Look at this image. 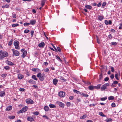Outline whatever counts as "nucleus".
<instances>
[{
  "label": "nucleus",
  "mask_w": 122,
  "mask_h": 122,
  "mask_svg": "<svg viewBox=\"0 0 122 122\" xmlns=\"http://www.w3.org/2000/svg\"><path fill=\"white\" fill-rule=\"evenodd\" d=\"M30 24V23H24V25L25 26H27L29 25Z\"/></svg>",
  "instance_id": "47"
},
{
  "label": "nucleus",
  "mask_w": 122,
  "mask_h": 122,
  "mask_svg": "<svg viewBox=\"0 0 122 122\" xmlns=\"http://www.w3.org/2000/svg\"><path fill=\"white\" fill-rule=\"evenodd\" d=\"M45 75L44 73L41 74L40 73H39L37 75V76L39 78L40 80L43 81L44 79Z\"/></svg>",
  "instance_id": "2"
},
{
  "label": "nucleus",
  "mask_w": 122,
  "mask_h": 122,
  "mask_svg": "<svg viewBox=\"0 0 122 122\" xmlns=\"http://www.w3.org/2000/svg\"><path fill=\"white\" fill-rule=\"evenodd\" d=\"M4 68L5 69L8 70L10 69V67L9 66H5L4 67Z\"/></svg>",
  "instance_id": "42"
},
{
  "label": "nucleus",
  "mask_w": 122,
  "mask_h": 122,
  "mask_svg": "<svg viewBox=\"0 0 122 122\" xmlns=\"http://www.w3.org/2000/svg\"><path fill=\"white\" fill-rule=\"evenodd\" d=\"M28 108L27 106H25L19 111L20 112L22 113L25 112L27 110Z\"/></svg>",
  "instance_id": "5"
},
{
  "label": "nucleus",
  "mask_w": 122,
  "mask_h": 122,
  "mask_svg": "<svg viewBox=\"0 0 122 122\" xmlns=\"http://www.w3.org/2000/svg\"><path fill=\"white\" fill-rule=\"evenodd\" d=\"M112 121V119L111 118H107L106 119V121L107 122L111 121Z\"/></svg>",
  "instance_id": "44"
},
{
  "label": "nucleus",
  "mask_w": 122,
  "mask_h": 122,
  "mask_svg": "<svg viewBox=\"0 0 122 122\" xmlns=\"http://www.w3.org/2000/svg\"><path fill=\"white\" fill-rule=\"evenodd\" d=\"M32 70L35 72H37L38 71L39 69L37 68H33L32 69Z\"/></svg>",
  "instance_id": "30"
},
{
  "label": "nucleus",
  "mask_w": 122,
  "mask_h": 122,
  "mask_svg": "<svg viewBox=\"0 0 122 122\" xmlns=\"http://www.w3.org/2000/svg\"><path fill=\"white\" fill-rule=\"evenodd\" d=\"M101 84H98L97 86H94L95 88L98 89L101 88Z\"/></svg>",
  "instance_id": "32"
},
{
  "label": "nucleus",
  "mask_w": 122,
  "mask_h": 122,
  "mask_svg": "<svg viewBox=\"0 0 122 122\" xmlns=\"http://www.w3.org/2000/svg\"><path fill=\"white\" fill-rule=\"evenodd\" d=\"M39 112H38L37 111H36L35 112H34L33 113V114L37 116L39 115Z\"/></svg>",
  "instance_id": "41"
},
{
  "label": "nucleus",
  "mask_w": 122,
  "mask_h": 122,
  "mask_svg": "<svg viewBox=\"0 0 122 122\" xmlns=\"http://www.w3.org/2000/svg\"><path fill=\"white\" fill-rule=\"evenodd\" d=\"M101 91H103L105 90L106 89H107V87L104 84L102 86V87H101Z\"/></svg>",
  "instance_id": "18"
},
{
  "label": "nucleus",
  "mask_w": 122,
  "mask_h": 122,
  "mask_svg": "<svg viewBox=\"0 0 122 122\" xmlns=\"http://www.w3.org/2000/svg\"><path fill=\"white\" fill-rule=\"evenodd\" d=\"M49 71V70L48 68H46L44 70V71L45 72H48Z\"/></svg>",
  "instance_id": "59"
},
{
  "label": "nucleus",
  "mask_w": 122,
  "mask_h": 122,
  "mask_svg": "<svg viewBox=\"0 0 122 122\" xmlns=\"http://www.w3.org/2000/svg\"><path fill=\"white\" fill-rule=\"evenodd\" d=\"M30 21V24L33 25H34L36 22V20H31Z\"/></svg>",
  "instance_id": "12"
},
{
  "label": "nucleus",
  "mask_w": 122,
  "mask_h": 122,
  "mask_svg": "<svg viewBox=\"0 0 122 122\" xmlns=\"http://www.w3.org/2000/svg\"><path fill=\"white\" fill-rule=\"evenodd\" d=\"M30 31V30H25L24 31V33H29Z\"/></svg>",
  "instance_id": "43"
},
{
  "label": "nucleus",
  "mask_w": 122,
  "mask_h": 122,
  "mask_svg": "<svg viewBox=\"0 0 122 122\" xmlns=\"http://www.w3.org/2000/svg\"><path fill=\"white\" fill-rule=\"evenodd\" d=\"M111 105L112 107H115L116 106L115 103L114 102H113L112 103Z\"/></svg>",
  "instance_id": "57"
},
{
  "label": "nucleus",
  "mask_w": 122,
  "mask_h": 122,
  "mask_svg": "<svg viewBox=\"0 0 122 122\" xmlns=\"http://www.w3.org/2000/svg\"><path fill=\"white\" fill-rule=\"evenodd\" d=\"M84 84L87 85H90L91 84V83L88 81H84Z\"/></svg>",
  "instance_id": "34"
},
{
  "label": "nucleus",
  "mask_w": 122,
  "mask_h": 122,
  "mask_svg": "<svg viewBox=\"0 0 122 122\" xmlns=\"http://www.w3.org/2000/svg\"><path fill=\"white\" fill-rule=\"evenodd\" d=\"M12 50L13 52V56H18L20 55V53L17 50L13 49H12Z\"/></svg>",
  "instance_id": "4"
},
{
  "label": "nucleus",
  "mask_w": 122,
  "mask_h": 122,
  "mask_svg": "<svg viewBox=\"0 0 122 122\" xmlns=\"http://www.w3.org/2000/svg\"><path fill=\"white\" fill-rule=\"evenodd\" d=\"M34 33V31L33 30L31 31L30 32L31 35V36L32 37Z\"/></svg>",
  "instance_id": "56"
},
{
  "label": "nucleus",
  "mask_w": 122,
  "mask_h": 122,
  "mask_svg": "<svg viewBox=\"0 0 122 122\" xmlns=\"http://www.w3.org/2000/svg\"><path fill=\"white\" fill-rule=\"evenodd\" d=\"M13 40L12 39H11L10 41L8 43V45L9 46H10L11 45L12 42H13Z\"/></svg>",
  "instance_id": "33"
},
{
  "label": "nucleus",
  "mask_w": 122,
  "mask_h": 122,
  "mask_svg": "<svg viewBox=\"0 0 122 122\" xmlns=\"http://www.w3.org/2000/svg\"><path fill=\"white\" fill-rule=\"evenodd\" d=\"M25 90V89L23 88H20L19 89V91L21 92H23Z\"/></svg>",
  "instance_id": "52"
},
{
  "label": "nucleus",
  "mask_w": 122,
  "mask_h": 122,
  "mask_svg": "<svg viewBox=\"0 0 122 122\" xmlns=\"http://www.w3.org/2000/svg\"><path fill=\"white\" fill-rule=\"evenodd\" d=\"M85 7L86 8L89 10L91 9L92 8V7L91 6L87 5H85Z\"/></svg>",
  "instance_id": "21"
},
{
  "label": "nucleus",
  "mask_w": 122,
  "mask_h": 122,
  "mask_svg": "<svg viewBox=\"0 0 122 122\" xmlns=\"http://www.w3.org/2000/svg\"><path fill=\"white\" fill-rule=\"evenodd\" d=\"M46 1V0H43L41 1V5L42 6V7H43L44 5L45 4V3Z\"/></svg>",
  "instance_id": "27"
},
{
  "label": "nucleus",
  "mask_w": 122,
  "mask_h": 122,
  "mask_svg": "<svg viewBox=\"0 0 122 122\" xmlns=\"http://www.w3.org/2000/svg\"><path fill=\"white\" fill-rule=\"evenodd\" d=\"M18 78L20 80L22 79L24 77V76L23 75L20 74H18Z\"/></svg>",
  "instance_id": "20"
},
{
  "label": "nucleus",
  "mask_w": 122,
  "mask_h": 122,
  "mask_svg": "<svg viewBox=\"0 0 122 122\" xmlns=\"http://www.w3.org/2000/svg\"><path fill=\"white\" fill-rule=\"evenodd\" d=\"M52 46L55 49V50L56 51V52H57V48H56V47L54 46V45L53 44H52Z\"/></svg>",
  "instance_id": "61"
},
{
  "label": "nucleus",
  "mask_w": 122,
  "mask_h": 122,
  "mask_svg": "<svg viewBox=\"0 0 122 122\" xmlns=\"http://www.w3.org/2000/svg\"><path fill=\"white\" fill-rule=\"evenodd\" d=\"M31 78L35 81L38 80V79L37 78L36 76L35 75H33L31 77Z\"/></svg>",
  "instance_id": "22"
},
{
  "label": "nucleus",
  "mask_w": 122,
  "mask_h": 122,
  "mask_svg": "<svg viewBox=\"0 0 122 122\" xmlns=\"http://www.w3.org/2000/svg\"><path fill=\"white\" fill-rule=\"evenodd\" d=\"M111 71L113 72H114V68L113 67H111Z\"/></svg>",
  "instance_id": "51"
},
{
  "label": "nucleus",
  "mask_w": 122,
  "mask_h": 122,
  "mask_svg": "<svg viewBox=\"0 0 122 122\" xmlns=\"http://www.w3.org/2000/svg\"><path fill=\"white\" fill-rule=\"evenodd\" d=\"M98 18L100 21H102L104 19V16L103 15H98Z\"/></svg>",
  "instance_id": "16"
},
{
  "label": "nucleus",
  "mask_w": 122,
  "mask_h": 122,
  "mask_svg": "<svg viewBox=\"0 0 122 122\" xmlns=\"http://www.w3.org/2000/svg\"><path fill=\"white\" fill-rule=\"evenodd\" d=\"M58 82V80L56 78H55L53 80V84L54 85H56Z\"/></svg>",
  "instance_id": "15"
},
{
  "label": "nucleus",
  "mask_w": 122,
  "mask_h": 122,
  "mask_svg": "<svg viewBox=\"0 0 122 122\" xmlns=\"http://www.w3.org/2000/svg\"><path fill=\"white\" fill-rule=\"evenodd\" d=\"M74 98V97L73 96H71L69 97V98L71 100H72Z\"/></svg>",
  "instance_id": "62"
},
{
  "label": "nucleus",
  "mask_w": 122,
  "mask_h": 122,
  "mask_svg": "<svg viewBox=\"0 0 122 122\" xmlns=\"http://www.w3.org/2000/svg\"><path fill=\"white\" fill-rule=\"evenodd\" d=\"M120 76V73L118 74V73H116L115 75V77L117 80H119V79L118 78V76Z\"/></svg>",
  "instance_id": "29"
},
{
  "label": "nucleus",
  "mask_w": 122,
  "mask_h": 122,
  "mask_svg": "<svg viewBox=\"0 0 122 122\" xmlns=\"http://www.w3.org/2000/svg\"><path fill=\"white\" fill-rule=\"evenodd\" d=\"M108 38L109 39H112V36L111 34H110L108 36Z\"/></svg>",
  "instance_id": "60"
},
{
  "label": "nucleus",
  "mask_w": 122,
  "mask_h": 122,
  "mask_svg": "<svg viewBox=\"0 0 122 122\" xmlns=\"http://www.w3.org/2000/svg\"><path fill=\"white\" fill-rule=\"evenodd\" d=\"M109 78L108 77H106L104 79V81H108L109 80Z\"/></svg>",
  "instance_id": "50"
},
{
  "label": "nucleus",
  "mask_w": 122,
  "mask_h": 122,
  "mask_svg": "<svg viewBox=\"0 0 122 122\" xmlns=\"http://www.w3.org/2000/svg\"><path fill=\"white\" fill-rule=\"evenodd\" d=\"M111 44L112 45L115 46L117 44V43L115 42H112L111 43Z\"/></svg>",
  "instance_id": "45"
},
{
  "label": "nucleus",
  "mask_w": 122,
  "mask_h": 122,
  "mask_svg": "<svg viewBox=\"0 0 122 122\" xmlns=\"http://www.w3.org/2000/svg\"><path fill=\"white\" fill-rule=\"evenodd\" d=\"M107 99V97H105L101 98V100L102 101H105Z\"/></svg>",
  "instance_id": "49"
},
{
  "label": "nucleus",
  "mask_w": 122,
  "mask_h": 122,
  "mask_svg": "<svg viewBox=\"0 0 122 122\" xmlns=\"http://www.w3.org/2000/svg\"><path fill=\"white\" fill-rule=\"evenodd\" d=\"M28 82L30 83L33 84H36V81H34L32 79H30L28 81Z\"/></svg>",
  "instance_id": "14"
},
{
  "label": "nucleus",
  "mask_w": 122,
  "mask_h": 122,
  "mask_svg": "<svg viewBox=\"0 0 122 122\" xmlns=\"http://www.w3.org/2000/svg\"><path fill=\"white\" fill-rule=\"evenodd\" d=\"M99 114L102 116L103 117H106V116L102 112H99Z\"/></svg>",
  "instance_id": "39"
},
{
  "label": "nucleus",
  "mask_w": 122,
  "mask_h": 122,
  "mask_svg": "<svg viewBox=\"0 0 122 122\" xmlns=\"http://www.w3.org/2000/svg\"><path fill=\"white\" fill-rule=\"evenodd\" d=\"M65 93L63 91H60L59 93V96L61 97H65Z\"/></svg>",
  "instance_id": "6"
},
{
  "label": "nucleus",
  "mask_w": 122,
  "mask_h": 122,
  "mask_svg": "<svg viewBox=\"0 0 122 122\" xmlns=\"http://www.w3.org/2000/svg\"><path fill=\"white\" fill-rule=\"evenodd\" d=\"M105 23L107 25H108V20H105L104 21Z\"/></svg>",
  "instance_id": "55"
},
{
  "label": "nucleus",
  "mask_w": 122,
  "mask_h": 122,
  "mask_svg": "<svg viewBox=\"0 0 122 122\" xmlns=\"http://www.w3.org/2000/svg\"><path fill=\"white\" fill-rule=\"evenodd\" d=\"M19 25V24H14L12 25V27H14L18 26Z\"/></svg>",
  "instance_id": "40"
},
{
  "label": "nucleus",
  "mask_w": 122,
  "mask_h": 122,
  "mask_svg": "<svg viewBox=\"0 0 122 122\" xmlns=\"http://www.w3.org/2000/svg\"><path fill=\"white\" fill-rule=\"evenodd\" d=\"M44 109L45 111H48L49 110V108L48 106H45L44 107Z\"/></svg>",
  "instance_id": "26"
},
{
  "label": "nucleus",
  "mask_w": 122,
  "mask_h": 122,
  "mask_svg": "<svg viewBox=\"0 0 122 122\" xmlns=\"http://www.w3.org/2000/svg\"><path fill=\"white\" fill-rule=\"evenodd\" d=\"M0 58L1 59H3L4 58L7 56L8 55V53L6 52H2L0 51Z\"/></svg>",
  "instance_id": "1"
},
{
  "label": "nucleus",
  "mask_w": 122,
  "mask_h": 122,
  "mask_svg": "<svg viewBox=\"0 0 122 122\" xmlns=\"http://www.w3.org/2000/svg\"><path fill=\"white\" fill-rule=\"evenodd\" d=\"M19 42L17 40L15 41L14 43V45L15 46V48L17 50H18L20 49L19 46Z\"/></svg>",
  "instance_id": "3"
},
{
  "label": "nucleus",
  "mask_w": 122,
  "mask_h": 122,
  "mask_svg": "<svg viewBox=\"0 0 122 122\" xmlns=\"http://www.w3.org/2000/svg\"><path fill=\"white\" fill-rule=\"evenodd\" d=\"M56 59L58 60V61L61 63H62L63 61H62L60 57L58 55H56Z\"/></svg>",
  "instance_id": "19"
},
{
  "label": "nucleus",
  "mask_w": 122,
  "mask_h": 122,
  "mask_svg": "<svg viewBox=\"0 0 122 122\" xmlns=\"http://www.w3.org/2000/svg\"><path fill=\"white\" fill-rule=\"evenodd\" d=\"M43 117H45L47 119H48V117L46 115H44L43 116Z\"/></svg>",
  "instance_id": "64"
},
{
  "label": "nucleus",
  "mask_w": 122,
  "mask_h": 122,
  "mask_svg": "<svg viewBox=\"0 0 122 122\" xmlns=\"http://www.w3.org/2000/svg\"><path fill=\"white\" fill-rule=\"evenodd\" d=\"M60 78L61 80H63V81L64 82H66V79H64V78L62 76H61L60 77Z\"/></svg>",
  "instance_id": "35"
},
{
  "label": "nucleus",
  "mask_w": 122,
  "mask_h": 122,
  "mask_svg": "<svg viewBox=\"0 0 122 122\" xmlns=\"http://www.w3.org/2000/svg\"><path fill=\"white\" fill-rule=\"evenodd\" d=\"M27 120L28 121L30 122L34 121H35L34 119L31 117H28L27 118Z\"/></svg>",
  "instance_id": "8"
},
{
  "label": "nucleus",
  "mask_w": 122,
  "mask_h": 122,
  "mask_svg": "<svg viewBox=\"0 0 122 122\" xmlns=\"http://www.w3.org/2000/svg\"><path fill=\"white\" fill-rule=\"evenodd\" d=\"M108 99L109 100H113L114 99V97L112 96H110L108 97Z\"/></svg>",
  "instance_id": "37"
},
{
  "label": "nucleus",
  "mask_w": 122,
  "mask_h": 122,
  "mask_svg": "<svg viewBox=\"0 0 122 122\" xmlns=\"http://www.w3.org/2000/svg\"><path fill=\"white\" fill-rule=\"evenodd\" d=\"M7 76V74H3L1 75L2 77L4 78L6 76Z\"/></svg>",
  "instance_id": "46"
},
{
  "label": "nucleus",
  "mask_w": 122,
  "mask_h": 122,
  "mask_svg": "<svg viewBox=\"0 0 122 122\" xmlns=\"http://www.w3.org/2000/svg\"><path fill=\"white\" fill-rule=\"evenodd\" d=\"M49 106L51 108H52L56 107V106L53 104H50Z\"/></svg>",
  "instance_id": "31"
},
{
  "label": "nucleus",
  "mask_w": 122,
  "mask_h": 122,
  "mask_svg": "<svg viewBox=\"0 0 122 122\" xmlns=\"http://www.w3.org/2000/svg\"><path fill=\"white\" fill-rule=\"evenodd\" d=\"M73 92L75 93H77V94H81V93L79 92L76 90H74Z\"/></svg>",
  "instance_id": "36"
},
{
  "label": "nucleus",
  "mask_w": 122,
  "mask_h": 122,
  "mask_svg": "<svg viewBox=\"0 0 122 122\" xmlns=\"http://www.w3.org/2000/svg\"><path fill=\"white\" fill-rule=\"evenodd\" d=\"M84 10L83 9H81L80 10V11L81 12V13L80 14V15L81 16L83 17V14H84Z\"/></svg>",
  "instance_id": "24"
},
{
  "label": "nucleus",
  "mask_w": 122,
  "mask_h": 122,
  "mask_svg": "<svg viewBox=\"0 0 122 122\" xmlns=\"http://www.w3.org/2000/svg\"><path fill=\"white\" fill-rule=\"evenodd\" d=\"M12 107L11 106H10L7 107L6 109L5 110L6 111H10L12 109Z\"/></svg>",
  "instance_id": "13"
},
{
  "label": "nucleus",
  "mask_w": 122,
  "mask_h": 122,
  "mask_svg": "<svg viewBox=\"0 0 122 122\" xmlns=\"http://www.w3.org/2000/svg\"><path fill=\"white\" fill-rule=\"evenodd\" d=\"M110 78L112 79H113L114 77V75L113 74H112L110 76Z\"/></svg>",
  "instance_id": "54"
},
{
  "label": "nucleus",
  "mask_w": 122,
  "mask_h": 122,
  "mask_svg": "<svg viewBox=\"0 0 122 122\" xmlns=\"http://www.w3.org/2000/svg\"><path fill=\"white\" fill-rule=\"evenodd\" d=\"M45 44L44 42H41L38 45V46L40 47H43L45 46Z\"/></svg>",
  "instance_id": "10"
},
{
  "label": "nucleus",
  "mask_w": 122,
  "mask_h": 122,
  "mask_svg": "<svg viewBox=\"0 0 122 122\" xmlns=\"http://www.w3.org/2000/svg\"><path fill=\"white\" fill-rule=\"evenodd\" d=\"M27 54V51H25L23 52V54L21 55V57L23 58H24L26 56Z\"/></svg>",
  "instance_id": "17"
},
{
  "label": "nucleus",
  "mask_w": 122,
  "mask_h": 122,
  "mask_svg": "<svg viewBox=\"0 0 122 122\" xmlns=\"http://www.w3.org/2000/svg\"><path fill=\"white\" fill-rule=\"evenodd\" d=\"M66 105L68 107H69L71 105V103L70 102H67L66 103Z\"/></svg>",
  "instance_id": "48"
},
{
  "label": "nucleus",
  "mask_w": 122,
  "mask_h": 122,
  "mask_svg": "<svg viewBox=\"0 0 122 122\" xmlns=\"http://www.w3.org/2000/svg\"><path fill=\"white\" fill-rule=\"evenodd\" d=\"M56 103L57 104H58L62 108H64V104L62 102L57 101L56 102Z\"/></svg>",
  "instance_id": "7"
},
{
  "label": "nucleus",
  "mask_w": 122,
  "mask_h": 122,
  "mask_svg": "<svg viewBox=\"0 0 122 122\" xmlns=\"http://www.w3.org/2000/svg\"><path fill=\"white\" fill-rule=\"evenodd\" d=\"M12 17L13 18H15L16 17V15L15 14H13Z\"/></svg>",
  "instance_id": "53"
},
{
  "label": "nucleus",
  "mask_w": 122,
  "mask_h": 122,
  "mask_svg": "<svg viewBox=\"0 0 122 122\" xmlns=\"http://www.w3.org/2000/svg\"><path fill=\"white\" fill-rule=\"evenodd\" d=\"M7 63L8 65L10 66H13L14 65V64L10 61H8Z\"/></svg>",
  "instance_id": "28"
},
{
  "label": "nucleus",
  "mask_w": 122,
  "mask_h": 122,
  "mask_svg": "<svg viewBox=\"0 0 122 122\" xmlns=\"http://www.w3.org/2000/svg\"><path fill=\"white\" fill-rule=\"evenodd\" d=\"M99 78L98 81L100 82L102 80L103 78V75L102 73H101L99 75Z\"/></svg>",
  "instance_id": "11"
},
{
  "label": "nucleus",
  "mask_w": 122,
  "mask_h": 122,
  "mask_svg": "<svg viewBox=\"0 0 122 122\" xmlns=\"http://www.w3.org/2000/svg\"><path fill=\"white\" fill-rule=\"evenodd\" d=\"M26 102L27 104H28L30 103L31 104H33V101L31 99H30L29 100H27Z\"/></svg>",
  "instance_id": "9"
},
{
  "label": "nucleus",
  "mask_w": 122,
  "mask_h": 122,
  "mask_svg": "<svg viewBox=\"0 0 122 122\" xmlns=\"http://www.w3.org/2000/svg\"><path fill=\"white\" fill-rule=\"evenodd\" d=\"M118 82L117 81H115L113 82V83L114 84H118Z\"/></svg>",
  "instance_id": "63"
},
{
  "label": "nucleus",
  "mask_w": 122,
  "mask_h": 122,
  "mask_svg": "<svg viewBox=\"0 0 122 122\" xmlns=\"http://www.w3.org/2000/svg\"><path fill=\"white\" fill-rule=\"evenodd\" d=\"M8 118L10 119H13L15 118V117L14 116H9Z\"/></svg>",
  "instance_id": "38"
},
{
  "label": "nucleus",
  "mask_w": 122,
  "mask_h": 122,
  "mask_svg": "<svg viewBox=\"0 0 122 122\" xmlns=\"http://www.w3.org/2000/svg\"><path fill=\"white\" fill-rule=\"evenodd\" d=\"M88 88L89 90H92L95 88L94 86H90L88 87Z\"/></svg>",
  "instance_id": "25"
},
{
  "label": "nucleus",
  "mask_w": 122,
  "mask_h": 122,
  "mask_svg": "<svg viewBox=\"0 0 122 122\" xmlns=\"http://www.w3.org/2000/svg\"><path fill=\"white\" fill-rule=\"evenodd\" d=\"M5 92L4 91H1L0 92V96L1 97H3L5 94Z\"/></svg>",
  "instance_id": "23"
},
{
  "label": "nucleus",
  "mask_w": 122,
  "mask_h": 122,
  "mask_svg": "<svg viewBox=\"0 0 122 122\" xmlns=\"http://www.w3.org/2000/svg\"><path fill=\"white\" fill-rule=\"evenodd\" d=\"M57 51L58 50L59 52H61V50L60 48L59 47H57Z\"/></svg>",
  "instance_id": "58"
}]
</instances>
